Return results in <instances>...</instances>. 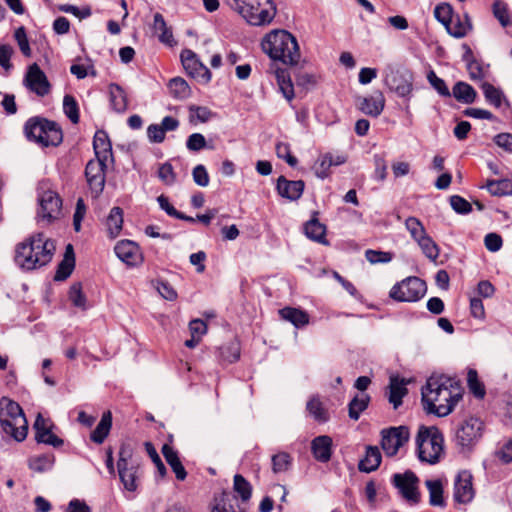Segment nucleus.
<instances>
[{"label": "nucleus", "instance_id": "obj_17", "mask_svg": "<svg viewBox=\"0 0 512 512\" xmlns=\"http://www.w3.org/2000/svg\"><path fill=\"white\" fill-rule=\"evenodd\" d=\"M35 440L38 443L53 446L54 448L61 447L64 441L55 435L52 431V423L45 419L41 414H38L34 423Z\"/></svg>", "mask_w": 512, "mask_h": 512}, {"label": "nucleus", "instance_id": "obj_52", "mask_svg": "<svg viewBox=\"0 0 512 512\" xmlns=\"http://www.w3.org/2000/svg\"><path fill=\"white\" fill-rule=\"evenodd\" d=\"M331 153H326L319 157L315 165V174L318 178L325 179L329 176L331 165Z\"/></svg>", "mask_w": 512, "mask_h": 512}, {"label": "nucleus", "instance_id": "obj_31", "mask_svg": "<svg viewBox=\"0 0 512 512\" xmlns=\"http://www.w3.org/2000/svg\"><path fill=\"white\" fill-rule=\"evenodd\" d=\"M112 427V414L110 411L103 413L100 422L90 435L91 441L96 444H102L109 435Z\"/></svg>", "mask_w": 512, "mask_h": 512}, {"label": "nucleus", "instance_id": "obj_19", "mask_svg": "<svg viewBox=\"0 0 512 512\" xmlns=\"http://www.w3.org/2000/svg\"><path fill=\"white\" fill-rule=\"evenodd\" d=\"M181 62L184 69L193 77H201L205 82L211 80V72L204 66L197 55L189 49H185L181 52Z\"/></svg>", "mask_w": 512, "mask_h": 512}, {"label": "nucleus", "instance_id": "obj_55", "mask_svg": "<svg viewBox=\"0 0 512 512\" xmlns=\"http://www.w3.org/2000/svg\"><path fill=\"white\" fill-rule=\"evenodd\" d=\"M145 447H146V451L149 454L152 462L156 466L158 475L161 478H163L166 475L167 470H166V467H165L164 463L162 462L160 456L158 455L156 449L150 442H146Z\"/></svg>", "mask_w": 512, "mask_h": 512}, {"label": "nucleus", "instance_id": "obj_56", "mask_svg": "<svg viewBox=\"0 0 512 512\" xmlns=\"http://www.w3.org/2000/svg\"><path fill=\"white\" fill-rule=\"evenodd\" d=\"M466 66L471 80L482 81L485 78L487 69L484 68L480 61H472Z\"/></svg>", "mask_w": 512, "mask_h": 512}, {"label": "nucleus", "instance_id": "obj_40", "mask_svg": "<svg viewBox=\"0 0 512 512\" xmlns=\"http://www.w3.org/2000/svg\"><path fill=\"white\" fill-rule=\"evenodd\" d=\"M426 487L429 491V502L432 506H443L444 505V497H443V486L440 480H427L425 482Z\"/></svg>", "mask_w": 512, "mask_h": 512}, {"label": "nucleus", "instance_id": "obj_25", "mask_svg": "<svg viewBox=\"0 0 512 512\" xmlns=\"http://www.w3.org/2000/svg\"><path fill=\"white\" fill-rule=\"evenodd\" d=\"M447 32L454 38H463L472 30V23L468 14L454 15L451 22L446 25Z\"/></svg>", "mask_w": 512, "mask_h": 512}, {"label": "nucleus", "instance_id": "obj_7", "mask_svg": "<svg viewBox=\"0 0 512 512\" xmlns=\"http://www.w3.org/2000/svg\"><path fill=\"white\" fill-rule=\"evenodd\" d=\"M444 438L437 427H420L417 437V453L421 462L436 464L444 451Z\"/></svg>", "mask_w": 512, "mask_h": 512}, {"label": "nucleus", "instance_id": "obj_41", "mask_svg": "<svg viewBox=\"0 0 512 512\" xmlns=\"http://www.w3.org/2000/svg\"><path fill=\"white\" fill-rule=\"evenodd\" d=\"M307 410L310 415L319 423H325L329 420V413L323 407V404L318 397H312L307 402Z\"/></svg>", "mask_w": 512, "mask_h": 512}, {"label": "nucleus", "instance_id": "obj_46", "mask_svg": "<svg viewBox=\"0 0 512 512\" xmlns=\"http://www.w3.org/2000/svg\"><path fill=\"white\" fill-rule=\"evenodd\" d=\"M492 11L494 17L499 21L503 28L510 26V14L506 3L499 0L495 1L492 6Z\"/></svg>", "mask_w": 512, "mask_h": 512}, {"label": "nucleus", "instance_id": "obj_20", "mask_svg": "<svg viewBox=\"0 0 512 512\" xmlns=\"http://www.w3.org/2000/svg\"><path fill=\"white\" fill-rule=\"evenodd\" d=\"M385 81L389 89L394 91L399 97L410 96L413 89L411 75L400 71H391L386 76Z\"/></svg>", "mask_w": 512, "mask_h": 512}, {"label": "nucleus", "instance_id": "obj_48", "mask_svg": "<svg viewBox=\"0 0 512 512\" xmlns=\"http://www.w3.org/2000/svg\"><path fill=\"white\" fill-rule=\"evenodd\" d=\"M234 491L241 497L243 501H247L251 497L252 487L250 483L240 474L234 476Z\"/></svg>", "mask_w": 512, "mask_h": 512}, {"label": "nucleus", "instance_id": "obj_60", "mask_svg": "<svg viewBox=\"0 0 512 512\" xmlns=\"http://www.w3.org/2000/svg\"><path fill=\"white\" fill-rule=\"evenodd\" d=\"M69 299L71 300L74 306L85 309L86 298L82 293L80 283H75L71 286L69 291Z\"/></svg>", "mask_w": 512, "mask_h": 512}, {"label": "nucleus", "instance_id": "obj_18", "mask_svg": "<svg viewBox=\"0 0 512 512\" xmlns=\"http://www.w3.org/2000/svg\"><path fill=\"white\" fill-rule=\"evenodd\" d=\"M472 474L463 470L456 476L454 483V499L458 503H469L474 498Z\"/></svg>", "mask_w": 512, "mask_h": 512}, {"label": "nucleus", "instance_id": "obj_22", "mask_svg": "<svg viewBox=\"0 0 512 512\" xmlns=\"http://www.w3.org/2000/svg\"><path fill=\"white\" fill-rule=\"evenodd\" d=\"M332 438L327 435L315 437L311 442V451L314 458L322 463H326L332 456Z\"/></svg>", "mask_w": 512, "mask_h": 512}, {"label": "nucleus", "instance_id": "obj_13", "mask_svg": "<svg viewBox=\"0 0 512 512\" xmlns=\"http://www.w3.org/2000/svg\"><path fill=\"white\" fill-rule=\"evenodd\" d=\"M381 435V447L389 457L396 455L400 448L408 442L410 436L409 430L405 426L384 429Z\"/></svg>", "mask_w": 512, "mask_h": 512}, {"label": "nucleus", "instance_id": "obj_24", "mask_svg": "<svg viewBox=\"0 0 512 512\" xmlns=\"http://www.w3.org/2000/svg\"><path fill=\"white\" fill-rule=\"evenodd\" d=\"M385 106V98L381 92H377L369 97L360 99L359 108L366 115L378 117Z\"/></svg>", "mask_w": 512, "mask_h": 512}, {"label": "nucleus", "instance_id": "obj_34", "mask_svg": "<svg viewBox=\"0 0 512 512\" xmlns=\"http://www.w3.org/2000/svg\"><path fill=\"white\" fill-rule=\"evenodd\" d=\"M281 317L291 322L295 327H303L309 322V316L306 312L291 307H285L279 311Z\"/></svg>", "mask_w": 512, "mask_h": 512}, {"label": "nucleus", "instance_id": "obj_28", "mask_svg": "<svg viewBox=\"0 0 512 512\" xmlns=\"http://www.w3.org/2000/svg\"><path fill=\"white\" fill-rule=\"evenodd\" d=\"M152 29L158 36L160 42L172 46L175 41L171 29L167 26L164 17L160 13H155L153 17Z\"/></svg>", "mask_w": 512, "mask_h": 512}, {"label": "nucleus", "instance_id": "obj_58", "mask_svg": "<svg viewBox=\"0 0 512 512\" xmlns=\"http://www.w3.org/2000/svg\"><path fill=\"white\" fill-rule=\"evenodd\" d=\"M365 257L371 264H377L390 262L393 258V255L390 252L369 249L365 252Z\"/></svg>", "mask_w": 512, "mask_h": 512}, {"label": "nucleus", "instance_id": "obj_29", "mask_svg": "<svg viewBox=\"0 0 512 512\" xmlns=\"http://www.w3.org/2000/svg\"><path fill=\"white\" fill-rule=\"evenodd\" d=\"M406 382L398 377H391L389 385V402L397 409L402 404L403 397L407 394Z\"/></svg>", "mask_w": 512, "mask_h": 512}, {"label": "nucleus", "instance_id": "obj_50", "mask_svg": "<svg viewBox=\"0 0 512 512\" xmlns=\"http://www.w3.org/2000/svg\"><path fill=\"white\" fill-rule=\"evenodd\" d=\"M291 465V457L286 452H280L272 457V469L274 473L285 472Z\"/></svg>", "mask_w": 512, "mask_h": 512}, {"label": "nucleus", "instance_id": "obj_15", "mask_svg": "<svg viewBox=\"0 0 512 512\" xmlns=\"http://www.w3.org/2000/svg\"><path fill=\"white\" fill-rule=\"evenodd\" d=\"M23 84L27 89L39 97L48 95L51 90V84L46 74L41 70L37 63L31 64L27 68Z\"/></svg>", "mask_w": 512, "mask_h": 512}, {"label": "nucleus", "instance_id": "obj_3", "mask_svg": "<svg viewBox=\"0 0 512 512\" xmlns=\"http://www.w3.org/2000/svg\"><path fill=\"white\" fill-rule=\"evenodd\" d=\"M261 47L272 60L286 65H296L300 60V51L296 38L285 30H273L261 42Z\"/></svg>", "mask_w": 512, "mask_h": 512}, {"label": "nucleus", "instance_id": "obj_62", "mask_svg": "<svg viewBox=\"0 0 512 512\" xmlns=\"http://www.w3.org/2000/svg\"><path fill=\"white\" fill-rule=\"evenodd\" d=\"M276 154L279 158L284 159L291 167H295L298 163L297 158L291 155L290 146L287 143H278L276 145Z\"/></svg>", "mask_w": 512, "mask_h": 512}, {"label": "nucleus", "instance_id": "obj_64", "mask_svg": "<svg viewBox=\"0 0 512 512\" xmlns=\"http://www.w3.org/2000/svg\"><path fill=\"white\" fill-rule=\"evenodd\" d=\"M190 113L192 119L195 118L201 123L209 121L213 116V112L205 106H191Z\"/></svg>", "mask_w": 512, "mask_h": 512}, {"label": "nucleus", "instance_id": "obj_26", "mask_svg": "<svg viewBox=\"0 0 512 512\" xmlns=\"http://www.w3.org/2000/svg\"><path fill=\"white\" fill-rule=\"evenodd\" d=\"M161 452L166 460V462L169 464L173 472L175 473L176 478L179 481L185 480L187 477V472L182 465L177 451L170 445L164 444Z\"/></svg>", "mask_w": 512, "mask_h": 512}, {"label": "nucleus", "instance_id": "obj_2", "mask_svg": "<svg viewBox=\"0 0 512 512\" xmlns=\"http://www.w3.org/2000/svg\"><path fill=\"white\" fill-rule=\"evenodd\" d=\"M56 247L44 233H35L16 246L15 262L24 270L39 269L49 264Z\"/></svg>", "mask_w": 512, "mask_h": 512}, {"label": "nucleus", "instance_id": "obj_53", "mask_svg": "<svg viewBox=\"0 0 512 512\" xmlns=\"http://www.w3.org/2000/svg\"><path fill=\"white\" fill-rule=\"evenodd\" d=\"M452 209L458 214H468L472 211L471 204L459 195H452L449 199Z\"/></svg>", "mask_w": 512, "mask_h": 512}, {"label": "nucleus", "instance_id": "obj_12", "mask_svg": "<svg viewBox=\"0 0 512 512\" xmlns=\"http://www.w3.org/2000/svg\"><path fill=\"white\" fill-rule=\"evenodd\" d=\"M483 422L476 417H469L460 423L455 431V441L462 448H470L482 436Z\"/></svg>", "mask_w": 512, "mask_h": 512}, {"label": "nucleus", "instance_id": "obj_57", "mask_svg": "<svg viewBox=\"0 0 512 512\" xmlns=\"http://www.w3.org/2000/svg\"><path fill=\"white\" fill-rule=\"evenodd\" d=\"M221 357L229 363L237 361L240 357L239 345L236 342H231L223 346L221 348Z\"/></svg>", "mask_w": 512, "mask_h": 512}, {"label": "nucleus", "instance_id": "obj_32", "mask_svg": "<svg viewBox=\"0 0 512 512\" xmlns=\"http://www.w3.org/2000/svg\"><path fill=\"white\" fill-rule=\"evenodd\" d=\"M304 232L309 239L321 244H328L325 238L326 227L318 219L313 218L309 220L304 226Z\"/></svg>", "mask_w": 512, "mask_h": 512}, {"label": "nucleus", "instance_id": "obj_49", "mask_svg": "<svg viewBox=\"0 0 512 512\" xmlns=\"http://www.w3.org/2000/svg\"><path fill=\"white\" fill-rule=\"evenodd\" d=\"M75 266V258L67 257L59 263L54 280L63 281L66 280L72 273Z\"/></svg>", "mask_w": 512, "mask_h": 512}, {"label": "nucleus", "instance_id": "obj_1", "mask_svg": "<svg viewBox=\"0 0 512 512\" xmlns=\"http://www.w3.org/2000/svg\"><path fill=\"white\" fill-rule=\"evenodd\" d=\"M459 383L445 375H433L422 388V403L428 413L438 417L449 415L462 399Z\"/></svg>", "mask_w": 512, "mask_h": 512}, {"label": "nucleus", "instance_id": "obj_35", "mask_svg": "<svg viewBox=\"0 0 512 512\" xmlns=\"http://www.w3.org/2000/svg\"><path fill=\"white\" fill-rule=\"evenodd\" d=\"M55 463L54 454H42L30 457L28 460V466L31 470L37 473H43L52 469Z\"/></svg>", "mask_w": 512, "mask_h": 512}, {"label": "nucleus", "instance_id": "obj_59", "mask_svg": "<svg viewBox=\"0 0 512 512\" xmlns=\"http://www.w3.org/2000/svg\"><path fill=\"white\" fill-rule=\"evenodd\" d=\"M158 177L166 185H173L176 182V174L173 167L167 162L159 167Z\"/></svg>", "mask_w": 512, "mask_h": 512}, {"label": "nucleus", "instance_id": "obj_54", "mask_svg": "<svg viewBox=\"0 0 512 512\" xmlns=\"http://www.w3.org/2000/svg\"><path fill=\"white\" fill-rule=\"evenodd\" d=\"M427 79L431 86L444 97H450L451 93L445 83V81L439 78L434 71H430L427 75Z\"/></svg>", "mask_w": 512, "mask_h": 512}, {"label": "nucleus", "instance_id": "obj_10", "mask_svg": "<svg viewBox=\"0 0 512 512\" xmlns=\"http://www.w3.org/2000/svg\"><path fill=\"white\" fill-rule=\"evenodd\" d=\"M38 203L37 217L40 220L51 223L60 217L62 200L55 191L49 189L40 191L38 194Z\"/></svg>", "mask_w": 512, "mask_h": 512}, {"label": "nucleus", "instance_id": "obj_47", "mask_svg": "<svg viewBox=\"0 0 512 512\" xmlns=\"http://www.w3.org/2000/svg\"><path fill=\"white\" fill-rule=\"evenodd\" d=\"M453 7L449 3H440L434 9L435 18L446 27L447 24L451 22V19L454 17Z\"/></svg>", "mask_w": 512, "mask_h": 512}, {"label": "nucleus", "instance_id": "obj_37", "mask_svg": "<svg viewBox=\"0 0 512 512\" xmlns=\"http://www.w3.org/2000/svg\"><path fill=\"white\" fill-rule=\"evenodd\" d=\"M123 225V211L120 207H113L106 220V226L110 237L119 235Z\"/></svg>", "mask_w": 512, "mask_h": 512}, {"label": "nucleus", "instance_id": "obj_61", "mask_svg": "<svg viewBox=\"0 0 512 512\" xmlns=\"http://www.w3.org/2000/svg\"><path fill=\"white\" fill-rule=\"evenodd\" d=\"M206 139L201 133L191 134L186 141V147L189 151L198 152L206 147Z\"/></svg>", "mask_w": 512, "mask_h": 512}, {"label": "nucleus", "instance_id": "obj_44", "mask_svg": "<svg viewBox=\"0 0 512 512\" xmlns=\"http://www.w3.org/2000/svg\"><path fill=\"white\" fill-rule=\"evenodd\" d=\"M63 111L73 124L79 122V107L72 95H65L63 98Z\"/></svg>", "mask_w": 512, "mask_h": 512}, {"label": "nucleus", "instance_id": "obj_23", "mask_svg": "<svg viewBox=\"0 0 512 512\" xmlns=\"http://www.w3.org/2000/svg\"><path fill=\"white\" fill-rule=\"evenodd\" d=\"M93 149L96 159L113 161L112 145L108 134L103 130H98L93 139Z\"/></svg>", "mask_w": 512, "mask_h": 512}, {"label": "nucleus", "instance_id": "obj_33", "mask_svg": "<svg viewBox=\"0 0 512 512\" xmlns=\"http://www.w3.org/2000/svg\"><path fill=\"white\" fill-rule=\"evenodd\" d=\"M452 94L455 99L464 104H471L475 101L477 93L475 89L466 82H457L453 89Z\"/></svg>", "mask_w": 512, "mask_h": 512}, {"label": "nucleus", "instance_id": "obj_4", "mask_svg": "<svg viewBox=\"0 0 512 512\" xmlns=\"http://www.w3.org/2000/svg\"><path fill=\"white\" fill-rule=\"evenodd\" d=\"M228 4L252 26L269 25L277 13L272 0H229Z\"/></svg>", "mask_w": 512, "mask_h": 512}, {"label": "nucleus", "instance_id": "obj_27", "mask_svg": "<svg viewBox=\"0 0 512 512\" xmlns=\"http://www.w3.org/2000/svg\"><path fill=\"white\" fill-rule=\"evenodd\" d=\"M381 459V453L377 446H367L364 458L359 461V470L370 473L379 467Z\"/></svg>", "mask_w": 512, "mask_h": 512}, {"label": "nucleus", "instance_id": "obj_43", "mask_svg": "<svg viewBox=\"0 0 512 512\" xmlns=\"http://www.w3.org/2000/svg\"><path fill=\"white\" fill-rule=\"evenodd\" d=\"M423 254L431 261H436L439 257V248L434 240L427 234L417 241Z\"/></svg>", "mask_w": 512, "mask_h": 512}, {"label": "nucleus", "instance_id": "obj_8", "mask_svg": "<svg viewBox=\"0 0 512 512\" xmlns=\"http://www.w3.org/2000/svg\"><path fill=\"white\" fill-rule=\"evenodd\" d=\"M117 472L124 489L129 492L137 490L141 477L140 459L134 455L129 443H123L119 449Z\"/></svg>", "mask_w": 512, "mask_h": 512}, {"label": "nucleus", "instance_id": "obj_51", "mask_svg": "<svg viewBox=\"0 0 512 512\" xmlns=\"http://www.w3.org/2000/svg\"><path fill=\"white\" fill-rule=\"evenodd\" d=\"M467 382L470 391L477 398H483L485 395V389L482 383L478 380V374L476 370L470 369L467 374Z\"/></svg>", "mask_w": 512, "mask_h": 512}, {"label": "nucleus", "instance_id": "obj_42", "mask_svg": "<svg viewBox=\"0 0 512 512\" xmlns=\"http://www.w3.org/2000/svg\"><path fill=\"white\" fill-rule=\"evenodd\" d=\"M481 88L486 101L496 108L501 107L504 99L503 92L488 82H482Z\"/></svg>", "mask_w": 512, "mask_h": 512}, {"label": "nucleus", "instance_id": "obj_30", "mask_svg": "<svg viewBox=\"0 0 512 512\" xmlns=\"http://www.w3.org/2000/svg\"><path fill=\"white\" fill-rule=\"evenodd\" d=\"M110 104L112 109L117 113H123L127 110L128 99L124 89L118 84H110L109 86Z\"/></svg>", "mask_w": 512, "mask_h": 512}, {"label": "nucleus", "instance_id": "obj_6", "mask_svg": "<svg viewBox=\"0 0 512 512\" xmlns=\"http://www.w3.org/2000/svg\"><path fill=\"white\" fill-rule=\"evenodd\" d=\"M28 140L42 147L58 146L63 140L61 128L53 121L41 117H32L24 125Z\"/></svg>", "mask_w": 512, "mask_h": 512}, {"label": "nucleus", "instance_id": "obj_14", "mask_svg": "<svg viewBox=\"0 0 512 512\" xmlns=\"http://www.w3.org/2000/svg\"><path fill=\"white\" fill-rule=\"evenodd\" d=\"M393 484L398 489L400 495L408 502L416 504L419 502L420 493L418 491V477L412 471L397 473L393 475Z\"/></svg>", "mask_w": 512, "mask_h": 512}, {"label": "nucleus", "instance_id": "obj_11", "mask_svg": "<svg viewBox=\"0 0 512 512\" xmlns=\"http://www.w3.org/2000/svg\"><path fill=\"white\" fill-rule=\"evenodd\" d=\"M108 162L95 158L88 161L85 167L86 181L93 198H98L104 190Z\"/></svg>", "mask_w": 512, "mask_h": 512}, {"label": "nucleus", "instance_id": "obj_38", "mask_svg": "<svg viewBox=\"0 0 512 512\" xmlns=\"http://www.w3.org/2000/svg\"><path fill=\"white\" fill-rule=\"evenodd\" d=\"M168 89L170 95L179 100L187 99L191 95L188 83L181 77L172 78L168 83Z\"/></svg>", "mask_w": 512, "mask_h": 512}, {"label": "nucleus", "instance_id": "obj_9", "mask_svg": "<svg viewBox=\"0 0 512 512\" xmlns=\"http://www.w3.org/2000/svg\"><path fill=\"white\" fill-rule=\"evenodd\" d=\"M427 291L426 283L418 277H407L395 284L390 290V297L400 302H416Z\"/></svg>", "mask_w": 512, "mask_h": 512}, {"label": "nucleus", "instance_id": "obj_45", "mask_svg": "<svg viewBox=\"0 0 512 512\" xmlns=\"http://www.w3.org/2000/svg\"><path fill=\"white\" fill-rule=\"evenodd\" d=\"M405 227L410 233V236L416 242L427 235L422 222L416 217H408L405 220Z\"/></svg>", "mask_w": 512, "mask_h": 512}, {"label": "nucleus", "instance_id": "obj_5", "mask_svg": "<svg viewBox=\"0 0 512 512\" xmlns=\"http://www.w3.org/2000/svg\"><path fill=\"white\" fill-rule=\"evenodd\" d=\"M0 424L3 432L18 442L27 437L28 423L20 405L6 397L0 400Z\"/></svg>", "mask_w": 512, "mask_h": 512}, {"label": "nucleus", "instance_id": "obj_21", "mask_svg": "<svg viewBox=\"0 0 512 512\" xmlns=\"http://www.w3.org/2000/svg\"><path fill=\"white\" fill-rule=\"evenodd\" d=\"M305 184L302 180H287L284 176L277 179V191L279 195L290 201L298 200L304 191Z\"/></svg>", "mask_w": 512, "mask_h": 512}, {"label": "nucleus", "instance_id": "obj_39", "mask_svg": "<svg viewBox=\"0 0 512 512\" xmlns=\"http://www.w3.org/2000/svg\"><path fill=\"white\" fill-rule=\"evenodd\" d=\"M485 187L493 196L512 195V180L510 179L488 180Z\"/></svg>", "mask_w": 512, "mask_h": 512}, {"label": "nucleus", "instance_id": "obj_36", "mask_svg": "<svg viewBox=\"0 0 512 512\" xmlns=\"http://www.w3.org/2000/svg\"><path fill=\"white\" fill-rule=\"evenodd\" d=\"M370 396L366 393L357 394L348 404V414L352 420H358L361 413L369 405Z\"/></svg>", "mask_w": 512, "mask_h": 512}, {"label": "nucleus", "instance_id": "obj_16", "mask_svg": "<svg viewBox=\"0 0 512 512\" xmlns=\"http://www.w3.org/2000/svg\"><path fill=\"white\" fill-rule=\"evenodd\" d=\"M116 256L128 266H137L142 263L143 255L139 245L131 240H121L114 247Z\"/></svg>", "mask_w": 512, "mask_h": 512}, {"label": "nucleus", "instance_id": "obj_63", "mask_svg": "<svg viewBox=\"0 0 512 512\" xmlns=\"http://www.w3.org/2000/svg\"><path fill=\"white\" fill-rule=\"evenodd\" d=\"M14 37H15L23 55L26 57H30L31 49H30L29 41L27 39V35H26L24 27H19L15 31Z\"/></svg>", "mask_w": 512, "mask_h": 512}]
</instances>
